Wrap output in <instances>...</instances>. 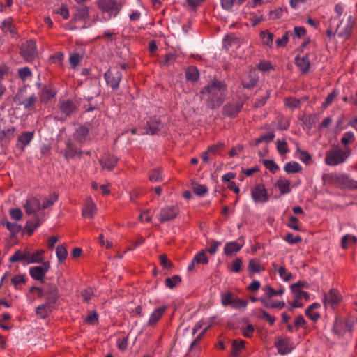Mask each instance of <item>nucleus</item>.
Segmentation results:
<instances>
[{
	"instance_id": "obj_3",
	"label": "nucleus",
	"mask_w": 357,
	"mask_h": 357,
	"mask_svg": "<svg viewBox=\"0 0 357 357\" xmlns=\"http://www.w3.org/2000/svg\"><path fill=\"white\" fill-rule=\"evenodd\" d=\"M96 3L102 13L107 14L108 17L106 20L116 17L123 6L116 0H97Z\"/></svg>"
},
{
	"instance_id": "obj_24",
	"label": "nucleus",
	"mask_w": 357,
	"mask_h": 357,
	"mask_svg": "<svg viewBox=\"0 0 357 357\" xmlns=\"http://www.w3.org/2000/svg\"><path fill=\"white\" fill-rule=\"evenodd\" d=\"M40 207L39 199L35 197L29 198L24 204V208L28 215L35 214L40 210Z\"/></svg>"
},
{
	"instance_id": "obj_45",
	"label": "nucleus",
	"mask_w": 357,
	"mask_h": 357,
	"mask_svg": "<svg viewBox=\"0 0 357 357\" xmlns=\"http://www.w3.org/2000/svg\"><path fill=\"white\" fill-rule=\"evenodd\" d=\"M82 59V56L77 52H74L70 54L69 63L72 68L75 69L79 65Z\"/></svg>"
},
{
	"instance_id": "obj_48",
	"label": "nucleus",
	"mask_w": 357,
	"mask_h": 357,
	"mask_svg": "<svg viewBox=\"0 0 357 357\" xmlns=\"http://www.w3.org/2000/svg\"><path fill=\"white\" fill-rule=\"evenodd\" d=\"M284 105L290 109L298 108L300 105V100L295 98L289 97L284 100Z\"/></svg>"
},
{
	"instance_id": "obj_31",
	"label": "nucleus",
	"mask_w": 357,
	"mask_h": 357,
	"mask_svg": "<svg viewBox=\"0 0 357 357\" xmlns=\"http://www.w3.org/2000/svg\"><path fill=\"white\" fill-rule=\"evenodd\" d=\"M0 28L5 33H10L13 36L16 33L11 17L4 20L1 22Z\"/></svg>"
},
{
	"instance_id": "obj_50",
	"label": "nucleus",
	"mask_w": 357,
	"mask_h": 357,
	"mask_svg": "<svg viewBox=\"0 0 357 357\" xmlns=\"http://www.w3.org/2000/svg\"><path fill=\"white\" fill-rule=\"evenodd\" d=\"M58 195L56 193L50 195L49 197L46 198L42 204V208L45 209L52 206L54 203L57 200Z\"/></svg>"
},
{
	"instance_id": "obj_6",
	"label": "nucleus",
	"mask_w": 357,
	"mask_h": 357,
	"mask_svg": "<svg viewBox=\"0 0 357 357\" xmlns=\"http://www.w3.org/2000/svg\"><path fill=\"white\" fill-rule=\"evenodd\" d=\"M243 102L241 100H231L227 102L222 107V115L229 118L236 117L241 111Z\"/></svg>"
},
{
	"instance_id": "obj_19",
	"label": "nucleus",
	"mask_w": 357,
	"mask_h": 357,
	"mask_svg": "<svg viewBox=\"0 0 357 357\" xmlns=\"http://www.w3.org/2000/svg\"><path fill=\"white\" fill-rule=\"evenodd\" d=\"M295 64L299 68L301 73L305 74L309 72L310 61L308 54H305L302 56H296L295 57Z\"/></svg>"
},
{
	"instance_id": "obj_16",
	"label": "nucleus",
	"mask_w": 357,
	"mask_h": 357,
	"mask_svg": "<svg viewBox=\"0 0 357 357\" xmlns=\"http://www.w3.org/2000/svg\"><path fill=\"white\" fill-rule=\"evenodd\" d=\"M58 107L61 113L66 116H69L75 113L77 109L75 104L69 100L60 101Z\"/></svg>"
},
{
	"instance_id": "obj_37",
	"label": "nucleus",
	"mask_w": 357,
	"mask_h": 357,
	"mask_svg": "<svg viewBox=\"0 0 357 357\" xmlns=\"http://www.w3.org/2000/svg\"><path fill=\"white\" fill-rule=\"evenodd\" d=\"M355 139L356 138L354 133L352 131H348L342 135L340 142L344 146V148H349L347 146L349 144L353 143Z\"/></svg>"
},
{
	"instance_id": "obj_54",
	"label": "nucleus",
	"mask_w": 357,
	"mask_h": 357,
	"mask_svg": "<svg viewBox=\"0 0 357 357\" xmlns=\"http://www.w3.org/2000/svg\"><path fill=\"white\" fill-rule=\"evenodd\" d=\"M283 239L289 244H296L302 241V238L299 235L294 236L291 233H288Z\"/></svg>"
},
{
	"instance_id": "obj_63",
	"label": "nucleus",
	"mask_w": 357,
	"mask_h": 357,
	"mask_svg": "<svg viewBox=\"0 0 357 357\" xmlns=\"http://www.w3.org/2000/svg\"><path fill=\"white\" fill-rule=\"evenodd\" d=\"M289 38V31H287L281 38L275 40L277 47H285L288 43Z\"/></svg>"
},
{
	"instance_id": "obj_20",
	"label": "nucleus",
	"mask_w": 357,
	"mask_h": 357,
	"mask_svg": "<svg viewBox=\"0 0 357 357\" xmlns=\"http://www.w3.org/2000/svg\"><path fill=\"white\" fill-rule=\"evenodd\" d=\"M275 187L278 188L281 195H287L291 192V181L284 176H280L275 182Z\"/></svg>"
},
{
	"instance_id": "obj_52",
	"label": "nucleus",
	"mask_w": 357,
	"mask_h": 357,
	"mask_svg": "<svg viewBox=\"0 0 357 357\" xmlns=\"http://www.w3.org/2000/svg\"><path fill=\"white\" fill-rule=\"evenodd\" d=\"M310 284L308 282L304 280H299L297 282L291 285V289L292 292H297L298 291H301V289H308Z\"/></svg>"
},
{
	"instance_id": "obj_26",
	"label": "nucleus",
	"mask_w": 357,
	"mask_h": 357,
	"mask_svg": "<svg viewBox=\"0 0 357 357\" xmlns=\"http://www.w3.org/2000/svg\"><path fill=\"white\" fill-rule=\"evenodd\" d=\"M36 102L37 97L34 93H33L22 101L19 102V105H22L25 110L32 112L36 108Z\"/></svg>"
},
{
	"instance_id": "obj_60",
	"label": "nucleus",
	"mask_w": 357,
	"mask_h": 357,
	"mask_svg": "<svg viewBox=\"0 0 357 357\" xmlns=\"http://www.w3.org/2000/svg\"><path fill=\"white\" fill-rule=\"evenodd\" d=\"M6 226L7 229L13 234H17L21 229V226L15 222H10L7 221L6 223Z\"/></svg>"
},
{
	"instance_id": "obj_23",
	"label": "nucleus",
	"mask_w": 357,
	"mask_h": 357,
	"mask_svg": "<svg viewBox=\"0 0 357 357\" xmlns=\"http://www.w3.org/2000/svg\"><path fill=\"white\" fill-rule=\"evenodd\" d=\"M243 246V244H241L237 241H230L225 243L224 246V254L227 257H231L235 254L238 252L242 247Z\"/></svg>"
},
{
	"instance_id": "obj_28",
	"label": "nucleus",
	"mask_w": 357,
	"mask_h": 357,
	"mask_svg": "<svg viewBox=\"0 0 357 357\" xmlns=\"http://www.w3.org/2000/svg\"><path fill=\"white\" fill-rule=\"evenodd\" d=\"M248 271L252 274L259 273L265 270L259 259H252L248 266Z\"/></svg>"
},
{
	"instance_id": "obj_13",
	"label": "nucleus",
	"mask_w": 357,
	"mask_h": 357,
	"mask_svg": "<svg viewBox=\"0 0 357 357\" xmlns=\"http://www.w3.org/2000/svg\"><path fill=\"white\" fill-rule=\"evenodd\" d=\"M57 93V91L52 84L44 86L39 92L40 101L42 103H47L51 99L54 98Z\"/></svg>"
},
{
	"instance_id": "obj_4",
	"label": "nucleus",
	"mask_w": 357,
	"mask_h": 357,
	"mask_svg": "<svg viewBox=\"0 0 357 357\" xmlns=\"http://www.w3.org/2000/svg\"><path fill=\"white\" fill-rule=\"evenodd\" d=\"M331 183L340 188L357 189V181L346 174L328 176Z\"/></svg>"
},
{
	"instance_id": "obj_61",
	"label": "nucleus",
	"mask_w": 357,
	"mask_h": 357,
	"mask_svg": "<svg viewBox=\"0 0 357 357\" xmlns=\"http://www.w3.org/2000/svg\"><path fill=\"white\" fill-rule=\"evenodd\" d=\"M287 226L296 231L301 230V228L298 225V219L295 216H291L289 218Z\"/></svg>"
},
{
	"instance_id": "obj_8",
	"label": "nucleus",
	"mask_w": 357,
	"mask_h": 357,
	"mask_svg": "<svg viewBox=\"0 0 357 357\" xmlns=\"http://www.w3.org/2000/svg\"><path fill=\"white\" fill-rule=\"evenodd\" d=\"M20 54L27 62L33 61L37 56V49L35 41L30 40L22 44Z\"/></svg>"
},
{
	"instance_id": "obj_34",
	"label": "nucleus",
	"mask_w": 357,
	"mask_h": 357,
	"mask_svg": "<svg viewBox=\"0 0 357 357\" xmlns=\"http://www.w3.org/2000/svg\"><path fill=\"white\" fill-rule=\"evenodd\" d=\"M51 312V307L47 303H43L36 307V313L41 319H45L48 317L49 313Z\"/></svg>"
},
{
	"instance_id": "obj_12",
	"label": "nucleus",
	"mask_w": 357,
	"mask_h": 357,
	"mask_svg": "<svg viewBox=\"0 0 357 357\" xmlns=\"http://www.w3.org/2000/svg\"><path fill=\"white\" fill-rule=\"evenodd\" d=\"M50 268L48 261L43 262L42 266L31 267L29 274L36 280H42Z\"/></svg>"
},
{
	"instance_id": "obj_21",
	"label": "nucleus",
	"mask_w": 357,
	"mask_h": 357,
	"mask_svg": "<svg viewBox=\"0 0 357 357\" xmlns=\"http://www.w3.org/2000/svg\"><path fill=\"white\" fill-rule=\"evenodd\" d=\"M75 13L73 20L75 22L84 21L89 16V8L85 5H82L75 8Z\"/></svg>"
},
{
	"instance_id": "obj_11",
	"label": "nucleus",
	"mask_w": 357,
	"mask_h": 357,
	"mask_svg": "<svg viewBox=\"0 0 357 357\" xmlns=\"http://www.w3.org/2000/svg\"><path fill=\"white\" fill-rule=\"evenodd\" d=\"M35 135L34 131H25L22 132L18 135L16 142V146L22 151L25 150V148L31 143Z\"/></svg>"
},
{
	"instance_id": "obj_14",
	"label": "nucleus",
	"mask_w": 357,
	"mask_h": 357,
	"mask_svg": "<svg viewBox=\"0 0 357 357\" xmlns=\"http://www.w3.org/2000/svg\"><path fill=\"white\" fill-rule=\"evenodd\" d=\"M119 159L112 154L105 153L100 159V163L102 169L112 171L117 165Z\"/></svg>"
},
{
	"instance_id": "obj_17",
	"label": "nucleus",
	"mask_w": 357,
	"mask_h": 357,
	"mask_svg": "<svg viewBox=\"0 0 357 357\" xmlns=\"http://www.w3.org/2000/svg\"><path fill=\"white\" fill-rule=\"evenodd\" d=\"M146 126L148 127V130L143 132V134L151 135L156 134L163 126L161 121L156 116L151 118L147 121Z\"/></svg>"
},
{
	"instance_id": "obj_41",
	"label": "nucleus",
	"mask_w": 357,
	"mask_h": 357,
	"mask_svg": "<svg viewBox=\"0 0 357 357\" xmlns=\"http://www.w3.org/2000/svg\"><path fill=\"white\" fill-rule=\"evenodd\" d=\"M56 255L58 261L60 263H63L65 261L67 255H68L67 249L66 248V247L64 245H60L57 246V248H56Z\"/></svg>"
},
{
	"instance_id": "obj_57",
	"label": "nucleus",
	"mask_w": 357,
	"mask_h": 357,
	"mask_svg": "<svg viewBox=\"0 0 357 357\" xmlns=\"http://www.w3.org/2000/svg\"><path fill=\"white\" fill-rule=\"evenodd\" d=\"M18 77L23 81L32 75V73L29 68L24 67L18 69Z\"/></svg>"
},
{
	"instance_id": "obj_47",
	"label": "nucleus",
	"mask_w": 357,
	"mask_h": 357,
	"mask_svg": "<svg viewBox=\"0 0 357 357\" xmlns=\"http://www.w3.org/2000/svg\"><path fill=\"white\" fill-rule=\"evenodd\" d=\"M193 259L194 262H196L197 264H207L208 263V259L204 250L197 252Z\"/></svg>"
},
{
	"instance_id": "obj_32",
	"label": "nucleus",
	"mask_w": 357,
	"mask_h": 357,
	"mask_svg": "<svg viewBox=\"0 0 357 357\" xmlns=\"http://www.w3.org/2000/svg\"><path fill=\"white\" fill-rule=\"evenodd\" d=\"M326 301L332 306L338 304L340 301V297L336 290L331 289L329 293L325 296Z\"/></svg>"
},
{
	"instance_id": "obj_43",
	"label": "nucleus",
	"mask_w": 357,
	"mask_h": 357,
	"mask_svg": "<svg viewBox=\"0 0 357 357\" xmlns=\"http://www.w3.org/2000/svg\"><path fill=\"white\" fill-rule=\"evenodd\" d=\"M149 178L151 182H160L162 181V174L160 169H154L149 172Z\"/></svg>"
},
{
	"instance_id": "obj_2",
	"label": "nucleus",
	"mask_w": 357,
	"mask_h": 357,
	"mask_svg": "<svg viewBox=\"0 0 357 357\" xmlns=\"http://www.w3.org/2000/svg\"><path fill=\"white\" fill-rule=\"evenodd\" d=\"M351 154L350 148L342 149L340 146H334L326 151L324 162L328 166H337L347 161Z\"/></svg>"
},
{
	"instance_id": "obj_56",
	"label": "nucleus",
	"mask_w": 357,
	"mask_h": 357,
	"mask_svg": "<svg viewBox=\"0 0 357 357\" xmlns=\"http://www.w3.org/2000/svg\"><path fill=\"white\" fill-rule=\"evenodd\" d=\"M277 144V150L280 155H284L289 153V150L287 147V144L285 141H281L278 139L276 141Z\"/></svg>"
},
{
	"instance_id": "obj_38",
	"label": "nucleus",
	"mask_w": 357,
	"mask_h": 357,
	"mask_svg": "<svg viewBox=\"0 0 357 357\" xmlns=\"http://www.w3.org/2000/svg\"><path fill=\"white\" fill-rule=\"evenodd\" d=\"M43 254H44V250H37L36 252H31L29 251V262L30 264H33V263H40L41 261H43Z\"/></svg>"
},
{
	"instance_id": "obj_10",
	"label": "nucleus",
	"mask_w": 357,
	"mask_h": 357,
	"mask_svg": "<svg viewBox=\"0 0 357 357\" xmlns=\"http://www.w3.org/2000/svg\"><path fill=\"white\" fill-rule=\"evenodd\" d=\"M179 213V208L177 206H167L162 208L158 215V220L160 222H165L176 218Z\"/></svg>"
},
{
	"instance_id": "obj_25",
	"label": "nucleus",
	"mask_w": 357,
	"mask_h": 357,
	"mask_svg": "<svg viewBox=\"0 0 357 357\" xmlns=\"http://www.w3.org/2000/svg\"><path fill=\"white\" fill-rule=\"evenodd\" d=\"M262 291L264 294L261 296V298H265L266 301H270L271 298L274 296L282 295L284 292V289L281 287L278 290H275L271 285L266 284L263 287Z\"/></svg>"
},
{
	"instance_id": "obj_35",
	"label": "nucleus",
	"mask_w": 357,
	"mask_h": 357,
	"mask_svg": "<svg viewBox=\"0 0 357 357\" xmlns=\"http://www.w3.org/2000/svg\"><path fill=\"white\" fill-rule=\"evenodd\" d=\"M185 77L188 81L195 82L199 79V73L195 66H190L185 72Z\"/></svg>"
},
{
	"instance_id": "obj_39",
	"label": "nucleus",
	"mask_w": 357,
	"mask_h": 357,
	"mask_svg": "<svg viewBox=\"0 0 357 357\" xmlns=\"http://www.w3.org/2000/svg\"><path fill=\"white\" fill-rule=\"evenodd\" d=\"M320 304L318 303H314L313 304L310 305L305 310L306 315L312 321H316L317 320L319 319L320 315L319 314H311V312L313 311L314 309L320 307Z\"/></svg>"
},
{
	"instance_id": "obj_51",
	"label": "nucleus",
	"mask_w": 357,
	"mask_h": 357,
	"mask_svg": "<svg viewBox=\"0 0 357 357\" xmlns=\"http://www.w3.org/2000/svg\"><path fill=\"white\" fill-rule=\"evenodd\" d=\"M248 303L246 300H243L235 296L231 306L235 309H245L247 307Z\"/></svg>"
},
{
	"instance_id": "obj_44",
	"label": "nucleus",
	"mask_w": 357,
	"mask_h": 357,
	"mask_svg": "<svg viewBox=\"0 0 357 357\" xmlns=\"http://www.w3.org/2000/svg\"><path fill=\"white\" fill-rule=\"evenodd\" d=\"M260 37L263 40V43L266 46L271 47L274 36L268 31H264L260 33Z\"/></svg>"
},
{
	"instance_id": "obj_15",
	"label": "nucleus",
	"mask_w": 357,
	"mask_h": 357,
	"mask_svg": "<svg viewBox=\"0 0 357 357\" xmlns=\"http://www.w3.org/2000/svg\"><path fill=\"white\" fill-rule=\"evenodd\" d=\"M29 250L27 249L17 250L10 256L9 261L11 263L21 262L25 264H29Z\"/></svg>"
},
{
	"instance_id": "obj_62",
	"label": "nucleus",
	"mask_w": 357,
	"mask_h": 357,
	"mask_svg": "<svg viewBox=\"0 0 357 357\" xmlns=\"http://www.w3.org/2000/svg\"><path fill=\"white\" fill-rule=\"evenodd\" d=\"M294 325L296 330L300 328H305L306 321L302 315H298L295 318Z\"/></svg>"
},
{
	"instance_id": "obj_5",
	"label": "nucleus",
	"mask_w": 357,
	"mask_h": 357,
	"mask_svg": "<svg viewBox=\"0 0 357 357\" xmlns=\"http://www.w3.org/2000/svg\"><path fill=\"white\" fill-rule=\"evenodd\" d=\"M105 79L108 86L114 91L119 89V83L122 79L121 72L116 68L109 69L104 74Z\"/></svg>"
},
{
	"instance_id": "obj_36",
	"label": "nucleus",
	"mask_w": 357,
	"mask_h": 357,
	"mask_svg": "<svg viewBox=\"0 0 357 357\" xmlns=\"http://www.w3.org/2000/svg\"><path fill=\"white\" fill-rule=\"evenodd\" d=\"M357 238L355 236L347 234L342 236L341 240V246L344 249L348 248L349 246L356 244Z\"/></svg>"
},
{
	"instance_id": "obj_29",
	"label": "nucleus",
	"mask_w": 357,
	"mask_h": 357,
	"mask_svg": "<svg viewBox=\"0 0 357 357\" xmlns=\"http://www.w3.org/2000/svg\"><path fill=\"white\" fill-rule=\"evenodd\" d=\"M16 129L15 127H11L7 129L0 130V141L9 142L15 137Z\"/></svg>"
},
{
	"instance_id": "obj_7",
	"label": "nucleus",
	"mask_w": 357,
	"mask_h": 357,
	"mask_svg": "<svg viewBox=\"0 0 357 357\" xmlns=\"http://www.w3.org/2000/svg\"><path fill=\"white\" fill-rule=\"evenodd\" d=\"M354 24L353 17L349 15L347 16L346 22L344 21V19L340 22V24L337 25L335 32L337 33L340 38L348 39L351 34Z\"/></svg>"
},
{
	"instance_id": "obj_1",
	"label": "nucleus",
	"mask_w": 357,
	"mask_h": 357,
	"mask_svg": "<svg viewBox=\"0 0 357 357\" xmlns=\"http://www.w3.org/2000/svg\"><path fill=\"white\" fill-rule=\"evenodd\" d=\"M200 94L202 98L205 100L206 106L214 109L225 101L227 94V86L223 82L215 79L204 86Z\"/></svg>"
},
{
	"instance_id": "obj_64",
	"label": "nucleus",
	"mask_w": 357,
	"mask_h": 357,
	"mask_svg": "<svg viewBox=\"0 0 357 357\" xmlns=\"http://www.w3.org/2000/svg\"><path fill=\"white\" fill-rule=\"evenodd\" d=\"M207 188L205 185L197 184L193 187L194 193L198 196H204L207 192Z\"/></svg>"
},
{
	"instance_id": "obj_33",
	"label": "nucleus",
	"mask_w": 357,
	"mask_h": 357,
	"mask_svg": "<svg viewBox=\"0 0 357 357\" xmlns=\"http://www.w3.org/2000/svg\"><path fill=\"white\" fill-rule=\"evenodd\" d=\"M284 170L287 174H296L302 170V166L297 162H288L284 166Z\"/></svg>"
},
{
	"instance_id": "obj_30",
	"label": "nucleus",
	"mask_w": 357,
	"mask_h": 357,
	"mask_svg": "<svg viewBox=\"0 0 357 357\" xmlns=\"http://www.w3.org/2000/svg\"><path fill=\"white\" fill-rule=\"evenodd\" d=\"M275 346L278 349V353L282 355L289 354L291 351V347L287 340H279L275 344Z\"/></svg>"
},
{
	"instance_id": "obj_27",
	"label": "nucleus",
	"mask_w": 357,
	"mask_h": 357,
	"mask_svg": "<svg viewBox=\"0 0 357 357\" xmlns=\"http://www.w3.org/2000/svg\"><path fill=\"white\" fill-rule=\"evenodd\" d=\"M89 132V128L87 126H81L76 129L74 137L77 142L83 143L86 141Z\"/></svg>"
},
{
	"instance_id": "obj_9",
	"label": "nucleus",
	"mask_w": 357,
	"mask_h": 357,
	"mask_svg": "<svg viewBox=\"0 0 357 357\" xmlns=\"http://www.w3.org/2000/svg\"><path fill=\"white\" fill-rule=\"evenodd\" d=\"M251 197L255 203H266L269 200L268 191L264 184H257L251 190Z\"/></svg>"
},
{
	"instance_id": "obj_42",
	"label": "nucleus",
	"mask_w": 357,
	"mask_h": 357,
	"mask_svg": "<svg viewBox=\"0 0 357 357\" xmlns=\"http://www.w3.org/2000/svg\"><path fill=\"white\" fill-rule=\"evenodd\" d=\"M181 282V278L178 275H174L171 278L165 279V285L169 289H173Z\"/></svg>"
},
{
	"instance_id": "obj_22",
	"label": "nucleus",
	"mask_w": 357,
	"mask_h": 357,
	"mask_svg": "<svg viewBox=\"0 0 357 357\" xmlns=\"http://www.w3.org/2000/svg\"><path fill=\"white\" fill-rule=\"evenodd\" d=\"M96 205L91 198H87L82 208V215L86 218H93L96 213Z\"/></svg>"
},
{
	"instance_id": "obj_58",
	"label": "nucleus",
	"mask_w": 357,
	"mask_h": 357,
	"mask_svg": "<svg viewBox=\"0 0 357 357\" xmlns=\"http://www.w3.org/2000/svg\"><path fill=\"white\" fill-rule=\"evenodd\" d=\"M297 152L300 153L299 159L305 164H309L312 160L311 155L308 152L301 150L298 147L296 149Z\"/></svg>"
},
{
	"instance_id": "obj_55",
	"label": "nucleus",
	"mask_w": 357,
	"mask_h": 357,
	"mask_svg": "<svg viewBox=\"0 0 357 357\" xmlns=\"http://www.w3.org/2000/svg\"><path fill=\"white\" fill-rule=\"evenodd\" d=\"M234 296L232 293L227 292L221 295V303L222 305H231L233 300L234 298Z\"/></svg>"
},
{
	"instance_id": "obj_49",
	"label": "nucleus",
	"mask_w": 357,
	"mask_h": 357,
	"mask_svg": "<svg viewBox=\"0 0 357 357\" xmlns=\"http://www.w3.org/2000/svg\"><path fill=\"white\" fill-rule=\"evenodd\" d=\"M245 342L243 340H234L232 342V351L234 356H238L240 351L244 348Z\"/></svg>"
},
{
	"instance_id": "obj_18",
	"label": "nucleus",
	"mask_w": 357,
	"mask_h": 357,
	"mask_svg": "<svg viewBox=\"0 0 357 357\" xmlns=\"http://www.w3.org/2000/svg\"><path fill=\"white\" fill-rule=\"evenodd\" d=\"M167 307L165 305L155 308L151 314L147 324L149 326H154L165 313Z\"/></svg>"
},
{
	"instance_id": "obj_40",
	"label": "nucleus",
	"mask_w": 357,
	"mask_h": 357,
	"mask_svg": "<svg viewBox=\"0 0 357 357\" xmlns=\"http://www.w3.org/2000/svg\"><path fill=\"white\" fill-rule=\"evenodd\" d=\"M261 302L264 306L268 308H278L282 309L285 307V303L283 301H266L265 298H261Z\"/></svg>"
},
{
	"instance_id": "obj_59",
	"label": "nucleus",
	"mask_w": 357,
	"mask_h": 357,
	"mask_svg": "<svg viewBox=\"0 0 357 357\" xmlns=\"http://www.w3.org/2000/svg\"><path fill=\"white\" fill-rule=\"evenodd\" d=\"M81 295L82 296L83 301L85 303H89L94 296L93 289L90 287L87 288L82 292Z\"/></svg>"
},
{
	"instance_id": "obj_46",
	"label": "nucleus",
	"mask_w": 357,
	"mask_h": 357,
	"mask_svg": "<svg viewBox=\"0 0 357 357\" xmlns=\"http://www.w3.org/2000/svg\"><path fill=\"white\" fill-rule=\"evenodd\" d=\"M278 273L281 279H282L284 282H289L292 279V274L287 271L284 266H280L278 269Z\"/></svg>"
},
{
	"instance_id": "obj_53",
	"label": "nucleus",
	"mask_w": 357,
	"mask_h": 357,
	"mask_svg": "<svg viewBox=\"0 0 357 357\" xmlns=\"http://www.w3.org/2000/svg\"><path fill=\"white\" fill-rule=\"evenodd\" d=\"M264 167L272 173H275L279 170V166L273 160H264Z\"/></svg>"
}]
</instances>
